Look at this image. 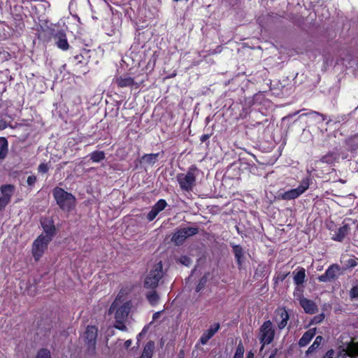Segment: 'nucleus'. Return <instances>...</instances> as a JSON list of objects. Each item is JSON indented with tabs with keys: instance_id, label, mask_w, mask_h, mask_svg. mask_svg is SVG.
Wrapping results in <instances>:
<instances>
[{
	"instance_id": "27",
	"label": "nucleus",
	"mask_w": 358,
	"mask_h": 358,
	"mask_svg": "<svg viewBox=\"0 0 358 358\" xmlns=\"http://www.w3.org/2000/svg\"><path fill=\"white\" fill-rule=\"evenodd\" d=\"M146 298L149 301L150 304L152 306L157 305L159 301V296L154 289L148 292L146 294Z\"/></svg>"
},
{
	"instance_id": "55",
	"label": "nucleus",
	"mask_w": 358,
	"mask_h": 358,
	"mask_svg": "<svg viewBox=\"0 0 358 358\" xmlns=\"http://www.w3.org/2000/svg\"><path fill=\"white\" fill-rule=\"evenodd\" d=\"M322 358H327V357H322Z\"/></svg>"
},
{
	"instance_id": "15",
	"label": "nucleus",
	"mask_w": 358,
	"mask_h": 358,
	"mask_svg": "<svg viewBox=\"0 0 358 358\" xmlns=\"http://www.w3.org/2000/svg\"><path fill=\"white\" fill-rule=\"evenodd\" d=\"M299 301L304 311L308 314H313L317 310V307L314 301L309 300L302 296H299Z\"/></svg>"
},
{
	"instance_id": "24",
	"label": "nucleus",
	"mask_w": 358,
	"mask_h": 358,
	"mask_svg": "<svg viewBox=\"0 0 358 358\" xmlns=\"http://www.w3.org/2000/svg\"><path fill=\"white\" fill-rule=\"evenodd\" d=\"M7 127L13 128L11 125V117L6 113H0V131Z\"/></svg>"
},
{
	"instance_id": "31",
	"label": "nucleus",
	"mask_w": 358,
	"mask_h": 358,
	"mask_svg": "<svg viewBox=\"0 0 358 358\" xmlns=\"http://www.w3.org/2000/svg\"><path fill=\"white\" fill-rule=\"evenodd\" d=\"M167 206V203L164 199H159L152 208L157 214H159L161 211L164 210Z\"/></svg>"
},
{
	"instance_id": "34",
	"label": "nucleus",
	"mask_w": 358,
	"mask_h": 358,
	"mask_svg": "<svg viewBox=\"0 0 358 358\" xmlns=\"http://www.w3.org/2000/svg\"><path fill=\"white\" fill-rule=\"evenodd\" d=\"M105 158L103 151H94L90 154V159L93 162H99Z\"/></svg>"
},
{
	"instance_id": "7",
	"label": "nucleus",
	"mask_w": 358,
	"mask_h": 358,
	"mask_svg": "<svg viewBox=\"0 0 358 358\" xmlns=\"http://www.w3.org/2000/svg\"><path fill=\"white\" fill-rule=\"evenodd\" d=\"M50 242V237H45L43 234L40 235L33 243L32 255L36 261H38L44 253Z\"/></svg>"
},
{
	"instance_id": "42",
	"label": "nucleus",
	"mask_w": 358,
	"mask_h": 358,
	"mask_svg": "<svg viewBox=\"0 0 358 358\" xmlns=\"http://www.w3.org/2000/svg\"><path fill=\"white\" fill-rule=\"evenodd\" d=\"M324 319V315L323 313L320 314L314 317L313 320V322L315 324L320 323Z\"/></svg>"
},
{
	"instance_id": "25",
	"label": "nucleus",
	"mask_w": 358,
	"mask_h": 358,
	"mask_svg": "<svg viewBox=\"0 0 358 358\" xmlns=\"http://www.w3.org/2000/svg\"><path fill=\"white\" fill-rule=\"evenodd\" d=\"M155 343L153 341H149L147 343L140 358H152Z\"/></svg>"
},
{
	"instance_id": "9",
	"label": "nucleus",
	"mask_w": 358,
	"mask_h": 358,
	"mask_svg": "<svg viewBox=\"0 0 358 358\" xmlns=\"http://www.w3.org/2000/svg\"><path fill=\"white\" fill-rule=\"evenodd\" d=\"M98 329L94 326H88L84 334V341L87 345V352L92 355L95 352Z\"/></svg>"
},
{
	"instance_id": "44",
	"label": "nucleus",
	"mask_w": 358,
	"mask_h": 358,
	"mask_svg": "<svg viewBox=\"0 0 358 358\" xmlns=\"http://www.w3.org/2000/svg\"><path fill=\"white\" fill-rule=\"evenodd\" d=\"M157 215L158 214H157V213L154 210L151 209V210L147 215V219L149 221H152L157 217Z\"/></svg>"
},
{
	"instance_id": "41",
	"label": "nucleus",
	"mask_w": 358,
	"mask_h": 358,
	"mask_svg": "<svg viewBox=\"0 0 358 358\" xmlns=\"http://www.w3.org/2000/svg\"><path fill=\"white\" fill-rule=\"evenodd\" d=\"M36 182V177L35 176H29L27 178V182L29 186H34Z\"/></svg>"
},
{
	"instance_id": "3",
	"label": "nucleus",
	"mask_w": 358,
	"mask_h": 358,
	"mask_svg": "<svg viewBox=\"0 0 358 358\" xmlns=\"http://www.w3.org/2000/svg\"><path fill=\"white\" fill-rule=\"evenodd\" d=\"M52 195L59 208L64 211L69 212L76 205L75 196L65 191L64 189L57 187L52 190Z\"/></svg>"
},
{
	"instance_id": "38",
	"label": "nucleus",
	"mask_w": 358,
	"mask_h": 358,
	"mask_svg": "<svg viewBox=\"0 0 358 358\" xmlns=\"http://www.w3.org/2000/svg\"><path fill=\"white\" fill-rule=\"evenodd\" d=\"M179 262L182 264L189 266L192 264V260L187 256H182L178 259Z\"/></svg>"
},
{
	"instance_id": "14",
	"label": "nucleus",
	"mask_w": 358,
	"mask_h": 358,
	"mask_svg": "<svg viewBox=\"0 0 358 358\" xmlns=\"http://www.w3.org/2000/svg\"><path fill=\"white\" fill-rule=\"evenodd\" d=\"M54 39L57 47L64 51L69 50V45L66 34L63 31H59L54 35Z\"/></svg>"
},
{
	"instance_id": "17",
	"label": "nucleus",
	"mask_w": 358,
	"mask_h": 358,
	"mask_svg": "<svg viewBox=\"0 0 358 358\" xmlns=\"http://www.w3.org/2000/svg\"><path fill=\"white\" fill-rule=\"evenodd\" d=\"M41 225L43 231L45 233V236H44L50 237L51 241L56 232V229L53 224V222L50 220H45L41 222Z\"/></svg>"
},
{
	"instance_id": "21",
	"label": "nucleus",
	"mask_w": 358,
	"mask_h": 358,
	"mask_svg": "<svg viewBox=\"0 0 358 358\" xmlns=\"http://www.w3.org/2000/svg\"><path fill=\"white\" fill-rule=\"evenodd\" d=\"M339 157H340V153H339L338 150L337 149H336L331 152H329L327 154H326L325 155L322 157L320 159V161L322 163L331 164L334 163L335 162H336L339 159Z\"/></svg>"
},
{
	"instance_id": "45",
	"label": "nucleus",
	"mask_w": 358,
	"mask_h": 358,
	"mask_svg": "<svg viewBox=\"0 0 358 358\" xmlns=\"http://www.w3.org/2000/svg\"><path fill=\"white\" fill-rule=\"evenodd\" d=\"M347 265L350 268H354L357 265V262L354 259H349Z\"/></svg>"
},
{
	"instance_id": "10",
	"label": "nucleus",
	"mask_w": 358,
	"mask_h": 358,
	"mask_svg": "<svg viewBox=\"0 0 358 358\" xmlns=\"http://www.w3.org/2000/svg\"><path fill=\"white\" fill-rule=\"evenodd\" d=\"M199 230L196 227H187L178 229L172 236L171 241L176 245L183 243L187 238L195 235Z\"/></svg>"
},
{
	"instance_id": "26",
	"label": "nucleus",
	"mask_w": 358,
	"mask_h": 358,
	"mask_svg": "<svg viewBox=\"0 0 358 358\" xmlns=\"http://www.w3.org/2000/svg\"><path fill=\"white\" fill-rule=\"evenodd\" d=\"M8 152V141L5 138H0V160H3Z\"/></svg>"
},
{
	"instance_id": "46",
	"label": "nucleus",
	"mask_w": 358,
	"mask_h": 358,
	"mask_svg": "<svg viewBox=\"0 0 358 358\" xmlns=\"http://www.w3.org/2000/svg\"><path fill=\"white\" fill-rule=\"evenodd\" d=\"M334 351L333 350H329L326 353V355L324 356L323 357H327V358H334Z\"/></svg>"
},
{
	"instance_id": "47",
	"label": "nucleus",
	"mask_w": 358,
	"mask_h": 358,
	"mask_svg": "<svg viewBox=\"0 0 358 358\" xmlns=\"http://www.w3.org/2000/svg\"><path fill=\"white\" fill-rule=\"evenodd\" d=\"M210 134H203L201 136L200 138V141L202 142V143H204L206 142L207 140L209 139V138L210 137Z\"/></svg>"
},
{
	"instance_id": "37",
	"label": "nucleus",
	"mask_w": 358,
	"mask_h": 358,
	"mask_svg": "<svg viewBox=\"0 0 358 358\" xmlns=\"http://www.w3.org/2000/svg\"><path fill=\"white\" fill-rule=\"evenodd\" d=\"M36 358H50V352L48 349H41L38 352Z\"/></svg>"
},
{
	"instance_id": "12",
	"label": "nucleus",
	"mask_w": 358,
	"mask_h": 358,
	"mask_svg": "<svg viewBox=\"0 0 358 358\" xmlns=\"http://www.w3.org/2000/svg\"><path fill=\"white\" fill-rule=\"evenodd\" d=\"M342 274L341 268L336 264H331L325 273L317 279L321 282H331L336 280Z\"/></svg>"
},
{
	"instance_id": "51",
	"label": "nucleus",
	"mask_w": 358,
	"mask_h": 358,
	"mask_svg": "<svg viewBox=\"0 0 358 358\" xmlns=\"http://www.w3.org/2000/svg\"><path fill=\"white\" fill-rule=\"evenodd\" d=\"M247 358H254V354L252 352H249L247 355Z\"/></svg>"
},
{
	"instance_id": "48",
	"label": "nucleus",
	"mask_w": 358,
	"mask_h": 358,
	"mask_svg": "<svg viewBox=\"0 0 358 358\" xmlns=\"http://www.w3.org/2000/svg\"><path fill=\"white\" fill-rule=\"evenodd\" d=\"M160 315H161V312L160 311L156 312L155 313L153 314L152 319L154 320L158 319Z\"/></svg>"
},
{
	"instance_id": "36",
	"label": "nucleus",
	"mask_w": 358,
	"mask_h": 358,
	"mask_svg": "<svg viewBox=\"0 0 358 358\" xmlns=\"http://www.w3.org/2000/svg\"><path fill=\"white\" fill-rule=\"evenodd\" d=\"M244 346L241 341H240L237 345L236 352L233 358H243L244 354Z\"/></svg>"
},
{
	"instance_id": "53",
	"label": "nucleus",
	"mask_w": 358,
	"mask_h": 358,
	"mask_svg": "<svg viewBox=\"0 0 358 358\" xmlns=\"http://www.w3.org/2000/svg\"><path fill=\"white\" fill-rule=\"evenodd\" d=\"M332 173H335L334 171L331 172V173H329V175H331Z\"/></svg>"
},
{
	"instance_id": "32",
	"label": "nucleus",
	"mask_w": 358,
	"mask_h": 358,
	"mask_svg": "<svg viewBox=\"0 0 358 358\" xmlns=\"http://www.w3.org/2000/svg\"><path fill=\"white\" fill-rule=\"evenodd\" d=\"M167 206V203L164 199H159L152 208L157 214H159L161 211L164 210Z\"/></svg>"
},
{
	"instance_id": "33",
	"label": "nucleus",
	"mask_w": 358,
	"mask_h": 358,
	"mask_svg": "<svg viewBox=\"0 0 358 358\" xmlns=\"http://www.w3.org/2000/svg\"><path fill=\"white\" fill-rule=\"evenodd\" d=\"M167 206V203L164 199H159L152 208L157 214H159L161 211L164 210Z\"/></svg>"
},
{
	"instance_id": "18",
	"label": "nucleus",
	"mask_w": 358,
	"mask_h": 358,
	"mask_svg": "<svg viewBox=\"0 0 358 358\" xmlns=\"http://www.w3.org/2000/svg\"><path fill=\"white\" fill-rule=\"evenodd\" d=\"M350 227L349 224H345L343 227L338 229L335 234L332 236L331 238L334 241L342 242L345 236L349 234Z\"/></svg>"
},
{
	"instance_id": "2",
	"label": "nucleus",
	"mask_w": 358,
	"mask_h": 358,
	"mask_svg": "<svg viewBox=\"0 0 358 358\" xmlns=\"http://www.w3.org/2000/svg\"><path fill=\"white\" fill-rule=\"evenodd\" d=\"M309 117L308 119V127L310 129L306 130L304 129L303 130L302 135L304 136L306 132L311 133L313 132H320L322 134L324 133V131H327V128H324V122L326 121L325 125L327 126L331 121V119L327 120V115L320 113L316 111H311L310 113L306 114Z\"/></svg>"
},
{
	"instance_id": "11",
	"label": "nucleus",
	"mask_w": 358,
	"mask_h": 358,
	"mask_svg": "<svg viewBox=\"0 0 358 358\" xmlns=\"http://www.w3.org/2000/svg\"><path fill=\"white\" fill-rule=\"evenodd\" d=\"M15 187L13 185H3L0 187L1 196L0 197V213L5 210L10 203L11 198L15 192Z\"/></svg>"
},
{
	"instance_id": "20",
	"label": "nucleus",
	"mask_w": 358,
	"mask_h": 358,
	"mask_svg": "<svg viewBox=\"0 0 358 358\" xmlns=\"http://www.w3.org/2000/svg\"><path fill=\"white\" fill-rule=\"evenodd\" d=\"M220 324H215L213 327H210L206 332H204L200 338V342L201 344L205 345L208 341L215 335V334L219 330Z\"/></svg>"
},
{
	"instance_id": "13",
	"label": "nucleus",
	"mask_w": 358,
	"mask_h": 358,
	"mask_svg": "<svg viewBox=\"0 0 358 358\" xmlns=\"http://www.w3.org/2000/svg\"><path fill=\"white\" fill-rule=\"evenodd\" d=\"M289 316L284 309H279L275 312V322L280 330L283 329L287 324Z\"/></svg>"
},
{
	"instance_id": "50",
	"label": "nucleus",
	"mask_w": 358,
	"mask_h": 358,
	"mask_svg": "<svg viewBox=\"0 0 358 358\" xmlns=\"http://www.w3.org/2000/svg\"><path fill=\"white\" fill-rule=\"evenodd\" d=\"M277 351H278L277 349L274 350V351L272 352V354L269 356L268 358H275V357L277 354Z\"/></svg>"
},
{
	"instance_id": "35",
	"label": "nucleus",
	"mask_w": 358,
	"mask_h": 358,
	"mask_svg": "<svg viewBox=\"0 0 358 358\" xmlns=\"http://www.w3.org/2000/svg\"><path fill=\"white\" fill-rule=\"evenodd\" d=\"M208 273H206L200 279V280L195 289L196 292H199L201 290H202L204 288V287L206 286V284L208 281Z\"/></svg>"
},
{
	"instance_id": "16",
	"label": "nucleus",
	"mask_w": 358,
	"mask_h": 358,
	"mask_svg": "<svg viewBox=\"0 0 358 358\" xmlns=\"http://www.w3.org/2000/svg\"><path fill=\"white\" fill-rule=\"evenodd\" d=\"M343 355H339L337 358H358V343H352L343 349Z\"/></svg>"
},
{
	"instance_id": "40",
	"label": "nucleus",
	"mask_w": 358,
	"mask_h": 358,
	"mask_svg": "<svg viewBox=\"0 0 358 358\" xmlns=\"http://www.w3.org/2000/svg\"><path fill=\"white\" fill-rule=\"evenodd\" d=\"M350 296L352 299L358 298V287H353L350 289Z\"/></svg>"
},
{
	"instance_id": "43",
	"label": "nucleus",
	"mask_w": 358,
	"mask_h": 358,
	"mask_svg": "<svg viewBox=\"0 0 358 358\" xmlns=\"http://www.w3.org/2000/svg\"><path fill=\"white\" fill-rule=\"evenodd\" d=\"M74 60L76 63L78 64H86L87 62L83 61L84 57L82 55H78L74 57Z\"/></svg>"
},
{
	"instance_id": "30",
	"label": "nucleus",
	"mask_w": 358,
	"mask_h": 358,
	"mask_svg": "<svg viewBox=\"0 0 358 358\" xmlns=\"http://www.w3.org/2000/svg\"><path fill=\"white\" fill-rule=\"evenodd\" d=\"M323 341V338L321 336H317L313 344L308 348V350L306 351V354H311L313 353L316 349H317L320 345H321L322 342Z\"/></svg>"
},
{
	"instance_id": "39",
	"label": "nucleus",
	"mask_w": 358,
	"mask_h": 358,
	"mask_svg": "<svg viewBox=\"0 0 358 358\" xmlns=\"http://www.w3.org/2000/svg\"><path fill=\"white\" fill-rule=\"evenodd\" d=\"M49 166L47 164L42 163L38 167V171L41 173H45L48 171Z\"/></svg>"
},
{
	"instance_id": "23",
	"label": "nucleus",
	"mask_w": 358,
	"mask_h": 358,
	"mask_svg": "<svg viewBox=\"0 0 358 358\" xmlns=\"http://www.w3.org/2000/svg\"><path fill=\"white\" fill-rule=\"evenodd\" d=\"M231 245L233 249V252L234 254L237 264L238 266L241 267L244 259L243 250L239 245L231 244Z\"/></svg>"
},
{
	"instance_id": "29",
	"label": "nucleus",
	"mask_w": 358,
	"mask_h": 358,
	"mask_svg": "<svg viewBox=\"0 0 358 358\" xmlns=\"http://www.w3.org/2000/svg\"><path fill=\"white\" fill-rule=\"evenodd\" d=\"M159 153L145 154L142 157V160L150 165L155 164Z\"/></svg>"
},
{
	"instance_id": "8",
	"label": "nucleus",
	"mask_w": 358,
	"mask_h": 358,
	"mask_svg": "<svg viewBox=\"0 0 358 358\" xmlns=\"http://www.w3.org/2000/svg\"><path fill=\"white\" fill-rule=\"evenodd\" d=\"M310 178H303L296 188L292 189L282 193L281 195L282 199L285 200H291L298 198L308 189L310 186Z\"/></svg>"
},
{
	"instance_id": "54",
	"label": "nucleus",
	"mask_w": 358,
	"mask_h": 358,
	"mask_svg": "<svg viewBox=\"0 0 358 358\" xmlns=\"http://www.w3.org/2000/svg\"><path fill=\"white\" fill-rule=\"evenodd\" d=\"M358 109V106H357V108H355V110H357Z\"/></svg>"
},
{
	"instance_id": "5",
	"label": "nucleus",
	"mask_w": 358,
	"mask_h": 358,
	"mask_svg": "<svg viewBox=\"0 0 358 358\" xmlns=\"http://www.w3.org/2000/svg\"><path fill=\"white\" fill-rule=\"evenodd\" d=\"M163 276V265L162 262H159L154 266L145 278L144 287L148 289H155Z\"/></svg>"
},
{
	"instance_id": "4",
	"label": "nucleus",
	"mask_w": 358,
	"mask_h": 358,
	"mask_svg": "<svg viewBox=\"0 0 358 358\" xmlns=\"http://www.w3.org/2000/svg\"><path fill=\"white\" fill-rule=\"evenodd\" d=\"M197 169L194 166L189 168L187 173H179L176 176L177 181L179 183L180 189L184 192H189L192 191L196 184V171Z\"/></svg>"
},
{
	"instance_id": "6",
	"label": "nucleus",
	"mask_w": 358,
	"mask_h": 358,
	"mask_svg": "<svg viewBox=\"0 0 358 358\" xmlns=\"http://www.w3.org/2000/svg\"><path fill=\"white\" fill-rule=\"evenodd\" d=\"M275 331L272 322L270 320L264 322L259 329V341L262 344V349L265 345H268L273 341Z\"/></svg>"
},
{
	"instance_id": "19",
	"label": "nucleus",
	"mask_w": 358,
	"mask_h": 358,
	"mask_svg": "<svg viewBox=\"0 0 358 358\" xmlns=\"http://www.w3.org/2000/svg\"><path fill=\"white\" fill-rule=\"evenodd\" d=\"M115 83L118 87L122 88L132 87L135 84L134 80L127 75H123L115 78Z\"/></svg>"
},
{
	"instance_id": "52",
	"label": "nucleus",
	"mask_w": 358,
	"mask_h": 358,
	"mask_svg": "<svg viewBox=\"0 0 358 358\" xmlns=\"http://www.w3.org/2000/svg\"><path fill=\"white\" fill-rule=\"evenodd\" d=\"M338 181H339L340 182H341L343 184L345 183V181L343 179H339Z\"/></svg>"
},
{
	"instance_id": "22",
	"label": "nucleus",
	"mask_w": 358,
	"mask_h": 358,
	"mask_svg": "<svg viewBox=\"0 0 358 358\" xmlns=\"http://www.w3.org/2000/svg\"><path fill=\"white\" fill-rule=\"evenodd\" d=\"M316 334V329H310L308 331H306L302 337L299 341V345L300 347H305L306 346L310 341L313 338V337L315 336Z\"/></svg>"
},
{
	"instance_id": "28",
	"label": "nucleus",
	"mask_w": 358,
	"mask_h": 358,
	"mask_svg": "<svg viewBox=\"0 0 358 358\" xmlns=\"http://www.w3.org/2000/svg\"><path fill=\"white\" fill-rule=\"evenodd\" d=\"M306 278V271L303 268H301L300 270L294 275V282L296 285H300L303 283Z\"/></svg>"
},
{
	"instance_id": "1",
	"label": "nucleus",
	"mask_w": 358,
	"mask_h": 358,
	"mask_svg": "<svg viewBox=\"0 0 358 358\" xmlns=\"http://www.w3.org/2000/svg\"><path fill=\"white\" fill-rule=\"evenodd\" d=\"M130 303L129 302L124 303L123 305L120 306V301L117 299L114 301L109 308V314L115 312V324L114 327L121 331H127V327L124 324L125 321L127 320L128 315L130 311Z\"/></svg>"
},
{
	"instance_id": "49",
	"label": "nucleus",
	"mask_w": 358,
	"mask_h": 358,
	"mask_svg": "<svg viewBox=\"0 0 358 358\" xmlns=\"http://www.w3.org/2000/svg\"><path fill=\"white\" fill-rule=\"evenodd\" d=\"M131 340H127L124 343V346L126 348H128L131 345Z\"/></svg>"
}]
</instances>
